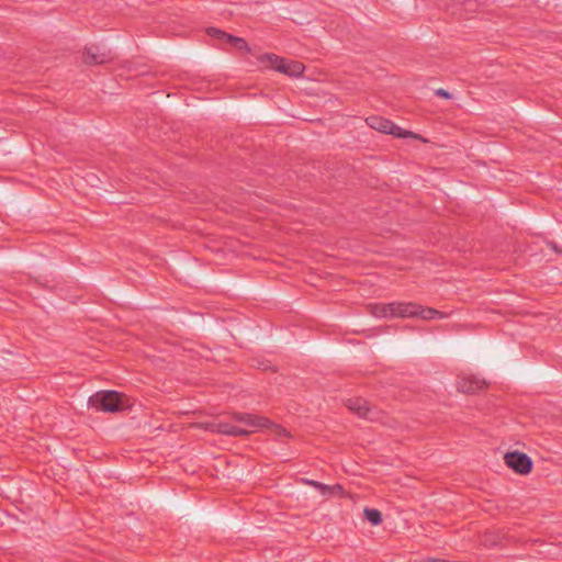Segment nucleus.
I'll use <instances>...</instances> for the list:
<instances>
[{
	"instance_id": "obj_1",
	"label": "nucleus",
	"mask_w": 562,
	"mask_h": 562,
	"mask_svg": "<svg viewBox=\"0 0 562 562\" xmlns=\"http://www.w3.org/2000/svg\"><path fill=\"white\" fill-rule=\"evenodd\" d=\"M125 396L116 391H100L91 395L88 405L95 411L117 413L125 407Z\"/></svg>"
},
{
	"instance_id": "obj_2",
	"label": "nucleus",
	"mask_w": 562,
	"mask_h": 562,
	"mask_svg": "<svg viewBox=\"0 0 562 562\" xmlns=\"http://www.w3.org/2000/svg\"><path fill=\"white\" fill-rule=\"evenodd\" d=\"M259 61L266 67L272 68L289 77H300L305 69L304 65L301 61L289 60L279 57L276 54H263L259 57Z\"/></svg>"
},
{
	"instance_id": "obj_3",
	"label": "nucleus",
	"mask_w": 562,
	"mask_h": 562,
	"mask_svg": "<svg viewBox=\"0 0 562 562\" xmlns=\"http://www.w3.org/2000/svg\"><path fill=\"white\" fill-rule=\"evenodd\" d=\"M414 308L411 302L378 303L369 306L370 313L379 318L411 317L414 314Z\"/></svg>"
},
{
	"instance_id": "obj_4",
	"label": "nucleus",
	"mask_w": 562,
	"mask_h": 562,
	"mask_svg": "<svg viewBox=\"0 0 562 562\" xmlns=\"http://www.w3.org/2000/svg\"><path fill=\"white\" fill-rule=\"evenodd\" d=\"M232 417L235 422L240 423L244 426L243 428L251 430V432L272 427L277 436L288 435L284 428L273 425L269 419L262 416L236 412L233 413Z\"/></svg>"
},
{
	"instance_id": "obj_5",
	"label": "nucleus",
	"mask_w": 562,
	"mask_h": 562,
	"mask_svg": "<svg viewBox=\"0 0 562 562\" xmlns=\"http://www.w3.org/2000/svg\"><path fill=\"white\" fill-rule=\"evenodd\" d=\"M366 122L371 128H373L378 132L384 133V134H390V135L401 137V138H405V137L412 135L411 132L403 131L400 126L395 125L390 120H386L381 116H376V115L369 116L366 120Z\"/></svg>"
},
{
	"instance_id": "obj_6",
	"label": "nucleus",
	"mask_w": 562,
	"mask_h": 562,
	"mask_svg": "<svg viewBox=\"0 0 562 562\" xmlns=\"http://www.w3.org/2000/svg\"><path fill=\"white\" fill-rule=\"evenodd\" d=\"M505 464L514 472L526 475L532 469V460L526 453L514 451L504 456Z\"/></svg>"
},
{
	"instance_id": "obj_7",
	"label": "nucleus",
	"mask_w": 562,
	"mask_h": 562,
	"mask_svg": "<svg viewBox=\"0 0 562 562\" xmlns=\"http://www.w3.org/2000/svg\"><path fill=\"white\" fill-rule=\"evenodd\" d=\"M212 430L217 434L234 437H245L251 434V430H247L246 428L236 426L228 422H220L217 424H214Z\"/></svg>"
},
{
	"instance_id": "obj_8",
	"label": "nucleus",
	"mask_w": 562,
	"mask_h": 562,
	"mask_svg": "<svg viewBox=\"0 0 562 562\" xmlns=\"http://www.w3.org/2000/svg\"><path fill=\"white\" fill-rule=\"evenodd\" d=\"M484 385L485 382L475 376H462L458 381V390L463 393H474L482 390Z\"/></svg>"
},
{
	"instance_id": "obj_9",
	"label": "nucleus",
	"mask_w": 562,
	"mask_h": 562,
	"mask_svg": "<svg viewBox=\"0 0 562 562\" xmlns=\"http://www.w3.org/2000/svg\"><path fill=\"white\" fill-rule=\"evenodd\" d=\"M347 407L362 418H370V408L368 402L363 398H350L347 401Z\"/></svg>"
},
{
	"instance_id": "obj_10",
	"label": "nucleus",
	"mask_w": 562,
	"mask_h": 562,
	"mask_svg": "<svg viewBox=\"0 0 562 562\" xmlns=\"http://www.w3.org/2000/svg\"><path fill=\"white\" fill-rule=\"evenodd\" d=\"M411 305L415 307L414 314L411 317L418 316L422 319H434L436 317L442 318L445 316L443 313L431 307H422L415 303H411Z\"/></svg>"
},
{
	"instance_id": "obj_11",
	"label": "nucleus",
	"mask_w": 562,
	"mask_h": 562,
	"mask_svg": "<svg viewBox=\"0 0 562 562\" xmlns=\"http://www.w3.org/2000/svg\"><path fill=\"white\" fill-rule=\"evenodd\" d=\"M85 63L90 65L103 64L106 56L101 54L97 46L87 47L83 55Z\"/></svg>"
},
{
	"instance_id": "obj_12",
	"label": "nucleus",
	"mask_w": 562,
	"mask_h": 562,
	"mask_svg": "<svg viewBox=\"0 0 562 562\" xmlns=\"http://www.w3.org/2000/svg\"><path fill=\"white\" fill-rule=\"evenodd\" d=\"M207 33L211 36H217L218 38H226L228 42L234 43L236 48H239V49L247 48V43H246L245 40L239 38V37H234L232 35H228V34L222 32L221 30L211 27V29L207 30Z\"/></svg>"
},
{
	"instance_id": "obj_13",
	"label": "nucleus",
	"mask_w": 562,
	"mask_h": 562,
	"mask_svg": "<svg viewBox=\"0 0 562 562\" xmlns=\"http://www.w3.org/2000/svg\"><path fill=\"white\" fill-rule=\"evenodd\" d=\"M302 482L304 484H307L310 486L317 488L322 493V495L329 494L334 488H338V490L341 488L340 485L329 486V485L323 484L318 481L310 480V479H302Z\"/></svg>"
},
{
	"instance_id": "obj_14",
	"label": "nucleus",
	"mask_w": 562,
	"mask_h": 562,
	"mask_svg": "<svg viewBox=\"0 0 562 562\" xmlns=\"http://www.w3.org/2000/svg\"><path fill=\"white\" fill-rule=\"evenodd\" d=\"M363 513H364L366 519L369 522H371V525L378 526L381 524L382 516H381L380 510H378L375 508H366Z\"/></svg>"
},
{
	"instance_id": "obj_15",
	"label": "nucleus",
	"mask_w": 562,
	"mask_h": 562,
	"mask_svg": "<svg viewBox=\"0 0 562 562\" xmlns=\"http://www.w3.org/2000/svg\"><path fill=\"white\" fill-rule=\"evenodd\" d=\"M436 94L440 95V97H443V98H450L449 92L443 90V89H441V88L436 91Z\"/></svg>"
},
{
	"instance_id": "obj_16",
	"label": "nucleus",
	"mask_w": 562,
	"mask_h": 562,
	"mask_svg": "<svg viewBox=\"0 0 562 562\" xmlns=\"http://www.w3.org/2000/svg\"><path fill=\"white\" fill-rule=\"evenodd\" d=\"M549 245L552 247V249H553L554 251H559V249H558V247H557V245H555V244L550 243Z\"/></svg>"
}]
</instances>
